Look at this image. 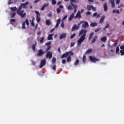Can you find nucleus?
Listing matches in <instances>:
<instances>
[{
  "mask_svg": "<svg viewBox=\"0 0 124 124\" xmlns=\"http://www.w3.org/2000/svg\"><path fill=\"white\" fill-rule=\"evenodd\" d=\"M108 10V7L107 6V3H105L104 4V11L105 12H107Z\"/></svg>",
  "mask_w": 124,
  "mask_h": 124,
  "instance_id": "18",
  "label": "nucleus"
},
{
  "mask_svg": "<svg viewBox=\"0 0 124 124\" xmlns=\"http://www.w3.org/2000/svg\"><path fill=\"white\" fill-rule=\"evenodd\" d=\"M71 62V57H70V55L67 58V62Z\"/></svg>",
  "mask_w": 124,
  "mask_h": 124,
  "instance_id": "31",
  "label": "nucleus"
},
{
  "mask_svg": "<svg viewBox=\"0 0 124 124\" xmlns=\"http://www.w3.org/2000/svg\"><path fill=\"white\" fill-rule=\"evenodd\" d=\"M31 25L33 27H35L34 22H33V21H32L31 23Z\"/></svg>",
  "mask_w": 124,
  "mask_h": 124,
  "instance_id": "60",
  "label": "nucleus"
},
{
  "mask_svg": "<svg viewBox=\"0 0 124 124\" xmlns=\"http://www.w3.org/2000/svg\"><path fill=\"white\" fill-rule=\"evenodd\" d=\"M119 52H120V48L119 47V46H117L116 49V54H120Z\"/></svg>",
  "mask_w": 124,
  "mask_h": 124,
  "instance_id": "32",
  "label": "nucleus"
},
{
  "mask_svg": "<svg viewBox=\"0 0 124 124\" xmlns=\"http://www.w3.org/2000/svg\"><path fill=\"white\" fill-rule=\"evenodd\" d=\"M29 2L27 1V2H26L24 3H21L20 4V5H21V7L22 8H23L24 9L28 8V6H27V5L28 4H29Z\"/></svg>",
  "mask_w": 124,
  "mask_h": 124,
  "instance_id": "12",
  "label": "nucleus"
},
{
  "mask_svg": "<svg viewBox=\"0 0 124 124\" xmlns=\"http://www.w3.org/2000/svg\"><path fill=\"white\" fill-rule=\"evenodd\" d=\"M35 13H36V21L37 23H39L40 21H41V19H40V13H39V12L38 11H35Z\"/></svg>",
  "mask_w": 124,
  "mask_h": 124,
  "instance_id": "3",
  "label": "nucleus"
},
{
  "mask_svg": "<svg viewBox=\"0 0 124 124\" xmlns=\"http://www.w3.org/2000/svg\"><path fill=\"white\" fill-rule=\"evenodd\" d=\"M75 35H76V33H74L72 35H71L70 36L71 39H72V38H73L75 36Z\"/></svg>",
  "mask_w": 124,
  "mask_h": 124,
  "instance_id": "49",
  "label": "nucleus"
},
{
  "mask_svg": "<svg viewBox=\"0 0 124 124\" xmlns=\"http://www.w3.org/2000/svg\"><path fill=\"white\" fill-rule=\"evenodd\" d=\"M100 30H101V28L95 29L94 31L95 32H97V31H99Z\"/></svg>",
  "mask_w": 124,
  "mask_h": 124,
  "instance_id": "51",
  "label": "nucleus"
},
{
  "mask_svg": "<svg viewBox=\"0 0 124 124\" xmlns=\"http://www.w3.org/2000/svg\"><path fill=\"white\" fill-rule=\"evenodd\" d=\"M109 1L111 3V7L114 8V7H115V2L114 1V0H109Z\"/></svg>",
  "mask_w": 124,
  "mask_h": 124,
  "instance_id": "22",
  "label": "nucleus"
},
{
  "mask_svg": "<svg viewBox=\"0 0 124 124\" xmlns=\"http://www.w3.org/2000/svg\"><path fill=\"white\" fill-rule=\"evenodd\" d=\"M87 34V30L82 29L79 33V36H80V38L78 40V46H80L82 45V42L86 39V34Z\"/></svg>",
  "mask_w": 124,
  "mask_h": 124,
  "instance_id": "1",
  "label": "nucleus"
},
{
  "mask_svg": "<svg viewBox=\"0 0 124 124\" xmlns=\"http://www.w3.org/2000/svg\"><path fill=\"white\" fill-rule=\"evenodd\" d=\"M57 61V59H56L55 57H53L52 58V63H56V61Z\"/></svg>",
  "mask_w": 124,
  "mask_h": 124,
  "instance_id": "38",
  "label": "nucleus"
},
{
  "mask_svg": "<svg viewBox=\"0 0 124 124\" xmlns=\"http://www.w3.org/2000/svg\"><path fill=\"white\" fill-rule=\"evenodd\" d=\"M96 39H97V36H95V37L93 38L91 41V43H94L95 42V40H96Z\"/></svg>",
  "mask_w": 124,
  "mask_h": 124,
  "instance_id": "30",
  "label": "nucleus"
},
{
  "mask_svg": "<svg viewBox=\"0 0 124 124\" xmlns=\"http://www.w3.org/2000/svg\"><path fill=\"white\" fill-rule=\"evenodd\" d=\"M43 6L45 8L46 7H48V6H49V3L45 4Z\"/></svg>",
  "mask_w": 124,
  "mask_h": 124,
  "instance_id": "47",
  "label": "nucleus"
},
{
  "mask_svg": "<svg viewBox=\"0 0 124 124\" xmlns=\"http://www.w3.org/2000/svg\"><path fill=\"white\" fill-rule=\"evenodd\" d=\"M66 19H67V15L64 16L62 18L63 20H66Z\"/></svg>",
  "mask_w": 124,
  "mask_h": 124,
  "instance_id": "54",
  "label": "nucleus"
},
{
  "mask_svg": "<svg viewBox=\"0 0 124 124\" xmlns=\"http://www.w3.org/2000/svg\"><path fill=\"white\" fill-rule=\"evenodd\" d=\"M46 64V60L44 59L41 61L40 67V68H42L44 65Z\"/></svg>",
  "mask_w": 124,
  "mask_h": 124,
  "instance_id": "6",
  "label": "nucleus"
},
{
  "mask_svg": "<svg viewBox=\"0 0 124 124\" xmlns=\"http://www.w3.org/2000/svg\"><path fill=\"white\" fill-rule=\"evenodd\" d=\"M74 15H75V14L74 13L71 14V15L68 18L69 21H72L73 18H74Z\"/></svg>",
  "mask_w": 124,
  "mask_h": 124,
  "instance_id": "20",
  "label": "nucleus"
},
{
  "mask_svg": "<svg viewBox=\"0 0 124 124\" xmlns=\"http://www.w3.org/2000/svg\"><path fill=\"white\" fill-rule=\"evenodd\" d=\"M109 24L107 23V26H106L104 28H103V31H106L108 28H109Z\"/></svg>",
  "mask_w": 124,
  "mask_h": 124,
  "instance_id": "35",
  "label": "nucleus"
},
{
  "mask_svg": "<svg viewBox=\"0 0 124 124\" xmlns=\"http://www.w3.org/2000/svg\"><path fill=\"white\" fill-rule=\"evenodd\" d=\"M75 45V43L72 42L71 43V47H73Z\"/></svg>",
  "mask_w": 124,
  "mask_h": 124,
  "instance_id": "56",
  "label": "nucleus"
},
{
  "mask_svg": "<svg viewBox=\"0 0 124 124\" xmlns=\"http://www.w3.org/2000/svg\"><path fill=\"white\" fill-rule=\"evenodd\" d=\"M68 57V53L66 52L65 53H63L61 56V59H63V58H67Z\"/></svg>",
  "mask_w": 124,
  "mask_h": 124,
  "instance_id": "19",
  "label": "nucleus"
},
{
  "mask_svg": "<svg viewBox=\"0 0 124 124\" xmlns=\"http://www.w3.org/2000/svg\"><path fill=\"white\" fill-rule=\"evenodd\" d=\"M53 35L54 34H49L47 38L48 40H53Z\"/></svg>",
  "mask_w": 124,
  "mask_h": 124,
  "instance_id": "21",
  "label": "nucleus"
},
{
  "mask_svg": "<svg viewBox=\"0 0 124 124\" xmlns=\"http://www.w3.org/2000/svg\"><path fill=\"white\" fill-rule=\"evenodd\" d=\"M66 37V33H63L60 34V39H62V38H65Z\"/></svg>",
  "mask_w": 124,
  "mask_h": 124,
  "instance_id": "14",
  "label": "nucleus"
},
{
  "mask_svg": "<svg viewBox=\"0 0 124 124\" xmlns=\"http://www.w3.org/2000/svg\"><path fill=\"white\" fill-rule=\"evenodd\" d=\"M44 53L45 52L43 51V49H40L38 51V53L37 54V57H41V56H43Z\"/></svg>",
  "mask_w": 124,
  "mask_h": 124,
  "instance_id": "8",
  "label": "nucleus"
},
{
  "mask_svg": "<svg viewBox=\"0 0 124 124\" xmlns=\"http://www.w3.org/2000/svg\"><path fill=\"white\" fill-rule=\"evenodd\" d=\"M93 32H92L90 34V36H89V40H91V39H92L93 38Z\"/></svg>",
  "mask_w": 124,
  "mask_h": 124,
  "instance_id": "29",
  "label": "nucleus"
},
{
  "mask_svg": "<svg viewBox=\"0 0 124 124\" xmlns=\"http://www.w3.org/2000/svg\"><path fill=\"white\" fill-rule=\"evenodd\" d=\"M104 19H105V16H103L99 21V24H103V22H104Z\"/></svg>",
  "mask_w": 124,
  "mask_h": 124,
  "instance_id": "17",
  "label": "nucleus"
},
{
  "mask_svg": "<svg viewBox=\"0 0 124 124\" xmlns=\"http://www.w3.org/2000/svg\"><path fill=\"white\" fill-rule=\"evenodd\" d=\"M68 55H70V56H73V52L72 51H70L69 52H67Z\"/></svg>",
  "mask_w": 124,
  "mask_h": 124,
  "instance_id": "37",
  "label": "nucleus"
},
{
  "mask_svg": "<svg viewBox=\"0 0 124 124\" xmlns=\"http://www.w3.org/2000/svg\"><path fill=\"white\" fill-rule=\"evenodd\" d=\"M10 22H11V23H13V22L15 23V22H16V19H10Z\"/></svg>",
  "mask_w": 124,
  "mask_h": 124,
  "instance_id": "46",
  "label": "nucleus"
},
{
  "mask_svg": "<svg viewBox=\"0 0 124 124\" xmlns=\"http://www.w3.org/2000/svg\"><path fill=\"white\" fill-rule=\"evenodd\" d=\"M46 46H50V45H51V42H48L46 43Z\"/></svg>",
  "mask_w": 124,
  "mask_h": 124,
  "instance_id": "50",
  "label": "nucleus"
},
{
  "mask_svg": "<svg viewBox=\"0 0 124 124\" xmlns=\"http://www.w3.org/2000/svg\"><path fill=\"white\" fill-rule=\"evenodd\" d=\"M10 9L11 11H16V10H17V7H11Z\"/></svg>",
  "mask_w": 124,
  "mask_h": 124,
  "instance_id": "33",
  "label": "nucleus"
},
{
  "mask_svg": "<svg viewBox=\"0 0 124 124\" xmlns=\"http://www.w3.org/2000/svg\"><path fill=\"white\" fill-rule=\"evenodd\" d=\"M53 70H54V71H56V64H54L53 66Z\"/></svg>",
  "mask_w": 124,
  "mask_h": 124,
  "instance_id": "57",
  "label": "nucleus"
},
{
  "mask_svg": "<svg viewBox=\"0 0 124 124\" xmlns=\"http://www.w3.org/2000/svg\"><path fill=\"white\" fill-rule=\"evenodd\" d=\"M116 1V4H119L121 0H115Z\"/></svg>",
  "mask_w": 124,
  "mask_h": 124,
  "instance_id": "53",
  "label": "nucleus"
},
{
  "mask_svg": "<svg viewBox=\"0 0 124 124\" xmlns=\"http://www.w3.org/2000/svg\"><path fill=\"white\" fill-rule=\"evenodd\" d=\"M61 27H62V28H64V22L63 21L62 22Z\"/></svg>",
  "mask_w": 124,
  "mask_h": 124,
  "instance_id": "45",
  "label": "nucleus"
},
{
  "mask_svg": "<svg viewBox=\"0 0 124 124\" xmlns=\"http://www.w3.org/2000/svg\"><path fill=\"white\" fill-rule=\"evenodd\" d=\"M91 12H86V15L88 16V15H91Z\"/></svg>",
  "mask_w": 124,
  "mask_h": 124,
  "instance_id": "61",
  "label": "nucleus"
},
{
  "mask_svg": "<svg viewBox=\"0 0 124 124\" xmlns=\"http://www.w3.org/2000/svg\"><path fill=\"white\" fill-rule=\"evenodd\" d=\"M56 11H57V13L60 14V13H61V10L60 8H58L56 9Z\"/></svg>",
  "mask_w": 124,
  "mask_h": 124,
  "instance_id": "43",
  "label": "nucleus"
},
{
  "mask_svg": "<svg viewBox=\"0 0 124 124\" xmlns=\"http://www.w3.org/2000/svg\"><path fill=\"white\" fill-rule=\"evenodd\" d=\"M120 53H121V56H124V50H121Z\"/></svg>",
  "mask_w": 124,
  "mask_h": 124,
  "instance_id": "42",
  "label": "nucleus"
},
{
  "mask_svg": "<svg viewBox=\"0 0 124 124\" xmlns=\"http://www.w3.org/2000/svg\"><path fill=\"white\" fill-rule=\"evenodd\" d=\"M79 64V60H77L75 62H74L75 65H78Z\"/></svg>",
  "mask_w": 124,
  "mask_h": 124,
  "instance_id": "36",
  "label": "nucleus"
},
{
  "mask_svg": "<svg viewBox=\"0 0 124 124\" xmlns=\"http://www.w3.org/2000/svg\"><path fill=\"white\" fill-rule=\"evenodd\" d=\"M59 8H60L61 9H62V8H63V6L62 5H60Z\"/></svg>",
  "mask_w": 124,
  "mask_h": 124,
  "instance_id": "64",
  "label": "nucleus"
},
{
  "mask_svg": "<svg viewBox=\"0 0 124 124\" xmlns=\"http://www.w3.org/2000/svg\"><path fill=\"white\" fill-rule=\"evenodd\" d=\"M90 60L91 62H98L100 61L99 59H96V58H93V56H90L89 57Z\"/></svg>",
  "mask_w": 124,
  "mask_h": 124,
  "instance_id": "5",
  "label": "nucleus"
},
{
  "mask_svg": "<svg viewBox=\"0 0 124 124\" xmlns=\"http://www.w3.org/2000/svg\"><path fill=\"white\" fill-rule=\"evenodd\" d=\"M46 24L47 26H50L51 25V21L49 19L46 20Z\"/></svg>",
  "mask_w": 124,
  "mask_h": 124,
  "instance_id": "26",
  "label": "nucleus"
},
{
  "mask_svg": "<svg viewBox=\"0 0 124 124\" xmlns=\"http://www.w3.org/2000/svg\"><path fill=\"white\" fill-rule=\"evenodd\" d=\"M92 9L93 11H96V8H95V7H93V6H92Z\"/></svg>",
  "mask_w": 124,
  "mask_h": 124,
  "instance_id": "55",
  "label": "nucleus"
},
{
  "mask_svg": "<svg viewBox=\"0 0 124 124\" xmlns=\"http://www.w3.org/2000/svg\"><path fill=\"white\" fill-rule=\"evenodd\" d=\"M90 26L91 27H96V26H97V23L95 22H93L90 24Z\"/></svg>",
  "mask_w": 124,
  "mask_h": 124,
  "instance_id": "28",
  "label": "nucleus"
},
{
  "mask_svg": "<svg viewBox=\"0 0 124 124\" xmlns=\"http://www.w3.org/2000/svg\"><path fill=\"white\" fill-rule=\"evenodd\" d=\"M46 57L51 60V59H52V57H53V52L48 51L46 55Z\"/></svg>",
  "mask_w": 124,
  "mask_h": 124,
  "instance_id": "7",
  "label": "nucleus"
},
{
  "mask_svg": "<svg viewBox=\"0 0 124 124\" xmlns=\"http://www.w3.org/2000/svg\"><path fill=\"white\" fill-rule=\"evenodd\" d=\"M92 52H93V49L90 48L86 51L85 54H91V53H92Z\"/></svg>",
  "mask_w": 124,
  "mask_h": 124,
  "instance_id": "25",
  "label": "nucleus"
},
{
  "mask_svg": "<svg viewBox=\"0 0 124 124\" xmlns=\"http://www.w3.org/2000/svg\"><path fill=\"white\" fill-rule=\"evenodd\" d=\"M22 8V7L20 5L16 11V13H17V14H18V15H19V16L21 17V18H24V17H25L26 16V13H24L25 12L24 10L21 11Z\"/></svg>",
  "mask_w": 124,
  "mask_h": 124,
  "instance_id": "2",
  "label": "nucleus"
},
{
  "mask_svg": "<svg viewBox=\"0 0 124 124\" xmlns=\"http://www.w3.org/2000/svg\"><path fill=\"white\" fill-rule=\"evenodd\" d=\"M120 49H121V50H124V46H122L120 47Z\"/></svg>",
  "mask_w": 124,
  "mask_h": 124,
  "instance_id": "63",
  "label": "nucleus"
},
{
  "mask_svg": "<svg viewBox=\"0 0 124 124\" xmlns=\"http://www.w3.org/2000/svg\"><path fill=\"white\" fill-rule=\"evenodd\" d=\"M16 15V13H13L11 14V18H14L15 17V16Z\"/></svg>",
  "mask_w": 124,
  "mask_h": 124,
  "instance_id": "40",
  "label": "nucleus"
},
{
  "mask_svg": "<svg viewBox=\"0 0 124 124\" xmlns=\"http://www.w3.org/2000/svg\"><path fill=\"white\" fill-rule=\"evenodd\" d=\"M92 7H93V5H88L87 7L88 11H91Z\"/></svg>",
  "mask_w": 124,
  "mask_h": 124,
  "instance_id": "24",
  "label": "nucleus"
},
{
  "mask_svg": "<svg viewBox=\"0 0 124 124\" xmlns=\"http://www.w3.org/2000/svg\"><path fill=\"white\" fill-rule=\"evenodd\" d=\"M60 23H61V18H59L57 20V23L55 27L56 29L59 28V26H60Z\"/></svg>",
  "mask_w": 124,
  "mask_h": 124,
  "instance_id": "15",
  "label": "nucleus"
},
{
  "mask_svg": "<svg viewBox=\"0 0 124 124\" xmlns=\"http://www.w3.org/2000/svg\"><path fill=\"white\" fill-rule=\"evenodd\" d=\"M100 40L102 42H106V41L107 40V38L106 36L103 37L101 38Z\"/></svg>",
  "mask_w": 124,
  "mask_h": 124,
  "instance_id": "23",
  "label": "nucleus"
},
{
  "mask_svg": "<svg viewBox=\"0 0 124 124\" xmlns=\"http://www.w3.org/2000/svg\"><path fill=\"white\" fill-rule=\"evenodd\" d=\"M68 10H73V8L72 7V5H70L68 7Z\"/></svg>",
  "mask_w": 124,
  "mask_h": 124,
  "instance_id": "39",
  "label": "nucleus"
},
{
  "mask_svg": "<svg viewBox=\"0 0 124 124\" xmlns=\"http://www.w3.org/2000/svg\"><path fill=\"white\" fill-rule=\"evenodd\" d=\"M65 62H66V61H65V59H63L62 60V63L64 64V63H65Z\"/></svg>",
  "mask_w": 124,
  "mask_h": 124,
  "instance_id": "58",
  "label": "nucleus"
},
{
  "mask_svg": "<svg viewBox=\"0 0 124 124\" xmlns=\"http://www.w3.org/2000/svg\"><path fill=\"white\" fill-rule=\"evenodd\" d=\"M79 18V19H81L82 18V16H81V12L80 11H78L76 16L74 17L75 19L76 18Z\"/></svg>",
  "mask_w": 124,
  "mask_h": 124,
  "instance_id": "11",
  "label": "nucleus"
},
{
  "mask_svg": "<svg viewBox=\"0 0 124 124\" xmlns=\"http://www.w3.org/2000/svg\"><path fill=\"white\" fill-rule=\"evenodd\" d=\"M96 16H97V13H94L93 14V17H96Z\"/></svg>",
  "mask_w": 124,
  "mask_h": 124,
  "instance_id": "59",
  "label": "nucleus"
},
{
  "mask_svg": "<svg viewBox=\"0 0 124 124\" xmlns=\"http://www.w3.org/2000/svg\"><path fill=\"white\" fill-rule=\"evenodd\" d=\"M118 40H116V41L115 42V43L113 44V46H117V44H118Z\"/></svg>",
  "mask_w": 124,
  "mask_h": 124,
  "instance_id": "48",
  "label": "nucleus"
},
{
  "mask_svg": "<svg viewBox=\"0 0 124 124\" xmlns=\"http://www.w3.org/2000/svg\"><path fill=\"white\" fill-rule=\"evenodd\" d=\"M78 30H79V27L77 25L75 24L72 28L71 31H77Z\"/></svg>",
  "mask_w": 124,
  "mask_h": 124,
  "instance_id": "10",
  "label": "nucleus"
},
{
  "mask_svg": "<svg viewBox=\"0 0 124 124\" xmlns=\"http://www.w3.org/2000/svg\"><path fill=\"white\" fill-rule=\"evenodd\" d=\"M86 61V55H83V58H82V62L84 64L86 63V62H85Z\"/></svg>",
  "mask_w": 124,
  "mask_h": 124,
  "instance_id": "34",
  "label": "nucleus"
},
{
  "mask_svg": "<svg viewBox=\"0 0 124 124\" xmlns=\"http://www.w3.org/2000/svg\"><path fill=\"white\" fill-rule=\"evenodd\" d=\"M71 2H72V3H73V2H75V3H76V0H70Z\"/></svg>",
  "mask_w": 124,
  "mask_h": 124,
  "instance_id": "62",
  "label": "nucleus"
},
{
  "mask_svg": "<svg viewBox=\"0 0 124 124\" xmlns=\"http://www.w3.org/2000/svg\"><path fill=\"white\" fill-rule=\"evenodd\" d=\"M112 13H117V14H120V11H119V10L114 9L112 11Z\"/></svg>",
  "mask_w": 124,
  "mask_h": 124,
  "instance_id": "27",
  "label": "nucleus"
},
{
  "mask_svg": "<svg viewBox=\"0 0 124 124\" xmlns=\"http://www.w3.org/2000/svg\"><path fill=\"white\" fill-rule=\"evenodd\" d=\"M48 47L46 49V52H48L50 49H51V46H47Z\"/></svg>",
  "mask_w": 124,
  "mask_h": 124,
  "instance_id": "52",
  "label": "nucleus"
},
{
  "mask_svg": "<svg viewBox=\"0 0 124 124\" xmlns=\"http://www.w3.org/2000/svg\"><path fill=\"white\" fill-rule=\"evenodd\" d=\"M87 27H89V23H88L87 21H85L84 24L82 25V28L83 29H86Z\"/></svg>",
  "mask_w": 124,
  "mask_h": 124,
  "instance_id": "13",
  "label": "nucleus"
},
{
  "mask_svg": "<svg viewBox=\"0 0 124 124\" xmlns=\"http://www.w3.org/2000/svg\"><path fill=\"white\" fill-rule=\"evenodd\" d=\"M37 44H36V41L35 42V44H33L32 46H31V49L34 52L35 51V48L36 47Z\"/></svg>",
  "mask_w": 124,
  "mask_h": 124,
  "instance_id": "16",
  "label": "nucleus"
},
{
  "mask_svg": "<svg viewBox=\"0 0 124 124\" xmlns=\"http://www.w3.org/2000/svg\"><path fill=\"white\" fill-rule=\"evenodd\" d=\"M52 3L53 5H55L57 3V1L56 0H52Z\"/></svg>",
  "mask_w": 124,
  "mask_h": 124,
  "instance_id": "44",
  "label": "nucleus"
},
{
  "mask_svg": "<svg viewBox=\"0 0 124 124\" xmlns=\"http://www.w3.org/2000/svg\"><path fill=\"white\" fill-rule=\"evenodd\" d=\"M70 4L72 5V6H73L74 8V13H76V12H77V8H78V6H77V5L76 4H74L72 2H70Z\"/></svg>",
  "mask_w": 124,
  "mask_h": 124,
  "instance_id": "9",
  "label": "nucleus"
},
{
  "mask_svg": "<svg viewBox=\"0 0 124 124\" xmlns=\"http://www.w3.org/2000/svg\"><path fill=\"white\" fill-rule=\"evenodd\" d=\"M44 41V37H42L41 39L40 40V43H43Z\"/></svg>",
  "mask_w": 124,
  "mask_h": 124,
  "instance_id": "41",
  "label": "nucleus"
},
{
  "mask_svg": "<svg viewBox=\"0 0 124 124\" xmlns=\"http://www.w3.org/2000/svg\"><path fill=\"white\" fill-rule=\"evenodd\" d=\"M26 24L27 26H29L30 23H29V20L28 19H26L25 21L23 22L22 23V29L25 30L26 29Z\"/></svg>",
  "mask_w": 124,
  "mask_h": 124,
  "instance_id": "4",
  "label": "nucleus"
}]
</instances>
